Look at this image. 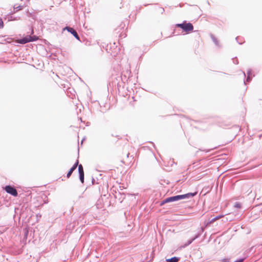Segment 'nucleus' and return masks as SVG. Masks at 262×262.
Instances as JSON below:
<instances>
[{
    "mask_svg": "<svg viewBox=\"0 0 262 262\" xmlns=\"http://www.w3.org/2000/svg\"><path fill=\"white\" fill-rule=\"evenodd\" d=\"M196 194H197V192H195L194 193H186L184 194L177 195H175V196L168 197V198H166L165 199L163 200V201H162L160 203V205L162 206L166 203L178 201L180 200L188 199L189 198H192L194 196H195Z\"/></svg>",
    "mask_w": 262,
    "mask_h": 262,
    "instance_id": "obj_1",
    "label": "nucleus"
},
{
    "mask_svg": "<svg viewBox=\"0 0 262 262\" xmlns=\"http://www.w3.org/2000/svg\"><path fill=\"white\" fill-rule=\"evenodd\" d=\"M176 26L181 28L184 32L187 33L192 31L193 29V25L190 23H186V21L182 24H178L176 25Z\"/></svg>",
    "mask_w": 262,
    "mask_h": 262,
    "instance_id": "obj_2",
    "label": "nucleus"
},
{
    "mask_svg": "<svg viewBox=\"0 0 262 262\" xmlns=\"http://www.w3.org/2000/svg\"><path fill=\"white\" fill-rule=\"evenodd\" d=\"M37 39H38V37H36V36H27L25 37L20 39L18 40V42L21 44H25V43L29 42L36 41V40H37Z\"/></svg>",
    "mask_w": 262,
    "mask_h": 262,
    "instance_id": "obj_3",
    "label": "nucleus"
},
{
    "mask_svg": "<svg viewBox=\"0 0 262 262\" xmlns=\"http://www.w3.org/2000/svg\"><path fill=\"white\" fill-rule=\"evenodd\" d=\"M5 191L14 196H17L18 195L17 191L15 187L10 185H7L5 187Z\"/></svg>",
    "mask_w": 262,
    "mask_h": 262,
    "instance_id": "obj_4",
    "label": "nucleus"
},
{
    "mask_svg": "<svg viewBox=\"0 0 262 262\" xmlns=\"http://www.w3.org/2000/svg\"><path fill=\"white\" fill-rule=\"evenodd\" d=\"M64 30H67L69 32L71 33L77 39L79 40V36L77 32L72 28L66 27L63 29Z\"/></svg>",
    "mask_w": 262,
    "mask_h": 262,
    "instance_id": "obj_5",
    "label": "nucleus"
},
{
    "mask_svg": "<svg viewBox=\"0 0 262 262\" xmlns=\"http://www.w3.org/2000/svg\"><path fill=\"white\" fill-rule=\"evenodd\" d=\"M203 231H204L203 228H201L200 229V231L198 233V234L193 238L188 241L187 243L185 244V246H188L190 244H191L193 241H194L195 239L198 238L201 235V234L203 233Z\"/></svg>",
    "mask_w": 262,
    "mask_h": 262,
    "instance_id": "obj_6",
    "label": "nucleus"
},
{
    "mask_svg": "<svg viewBox=\"0 0 262 262\" xmlns=\"http://www.w3.org/2000/svg\"><path fill=\"white\" fill-rule=\"evenodd\" d=\"M78 160H77L75 164L73 165V166L70 168L67 175L68 178H69L72 174V172L76 169L77 166L78 165Z\"/></svg>",
    "mask_w": 262,
    "mask_h": 262,
    "instance_id": "obj_7",
    "label": "nucleus"
},
{
    "mask_svg": "<svg viewBox=\"0 0 262 262\" xmlns=\"http://www.w3.org/2000/svg\"><path fill=\"white\" fill-rule=\"evenodd\" d=\"M247 74H248V76L247 77V79H246V81H244V83L245 84H246V82H250V81L251 80V77H250V75L252 74V71L251 70H249L247 72Z\"/></svg>",
    "mask_w": 262,
    "mask_h": 262,
    "instance_id": "obj_8",
    "label": "nucleus"
},
{
    "mask_svg": "<svg viewBox=\"0 0 262 262\" xmlns=\"http://www.w3.org/2000/svg\"><path fill=\"white\" fill-rule=\"evenodd\" d=\"M179 260V258L177 257H173L172 258L167 259V262H178Z\"/></svg>",
    "mask_w": 262,
    "mask_h": 262,
    "instance_id": "obj_9",
    "label": "nucleus"
},
{
    "mask_svg": "<svg viewBox=\"0 0 262 262\" xmlns=\"http://www.w3.org/2000/svg\"><path fill=\"white\" fill-rule=\"evenodd\" d=\"M210 36H211V38L212 41L214 42V43L215 44V45L217 46H219V41L217 40V39L215 38V37L212 34H211L210 35Z\"/></svg>",
    "mask_w": 262,
    "mask_h": 262,
    "instance_id": "obj_10",
    "label": "nucleus"
},
{
    "mask_svg": "<svg viewBox=\"0 0 262 262\" xmlns=\"http://www.w3.org/2000/svg\"><path fill=\"white\" fill-rule=\"evenodd\" d=\"M223 216V215H218L214 218H213L212 219H211L209 223H208V224H207V226L209 224H211V223H213L214 222H215L216 220L221 218Z\"/></svg>",
    "mask_w": 262,
    "mask_h": 262,
    "instance_id": "obj_11",
    "label": "nucleus"
},
{
    "mask_svg": "<svg viewBox=\"0 0 262 262\" xmlns=\"http://www.w3.org/2000/svg\"><path fill=\"white\" fill-rule=\"evenodd\" d=\"M77 166H78V172L79 174L80 173H84V171L83 169V167L81 164L78 165Z\"/></svg>",
    "mask_w": 262,
    "mask_h": 262,
    "instance_id": "obj_12",
    "label": "nucleus"
},
{
    "mask_svg": "<svg viewBox=\"0 0 262 262\" xmlns=\"http://www.w3.org/2000/svg\"><path fill=\"white\" fill-rule=\"evenodd\" d=\"M236 40L239 45H242L244 42L243 38L238 36L236 37Z\"/></svg>",
    "mask_w": 262,
    "mask_h": 262,
    "instance_id": "obj_13",
    "label": "nucleus"
},
{
    "mask_svg": "<svg viewBox=\"0 0 262 262\" xmlns=\"http://www.w3.org/2000/svg\"><path fill=\"white\" fill-rule=\"evenodd\" d=\"M84 173H80L79 174V179L82 183L84 182Z\"/></svg>",
    "mask_w": 262,
    "mask_h": 262,
    "instance_id": "obj_14",
    "label": "nucleus"
},
{
    "mask_svg": "<svg viewBox=\"0 0 262 262\" xmlns=\"http://www.w3.org/2000/svg\"><path fill=\"white\" fill-rule=\"evenodd\" d=\"M234 206L235 208H240L241 207V204L239 202H235Z\"/></svg>",
    "mask_w": 262,
    "mask_h": 262,
    "instance_id": "obj_15",
    "label": "nucleus"
},
{
    "mask_svg": "<svg viewBox=\"0 0 262 262\" xmlns=\"http://www.w3.org/2000/svg\"><path fill=\"white\" fill-rule=\"evenodd\" d=\"M14 9H16L17 11L21 10L23 9V6H18L17 7L14 6Z\"/></svg>",
    "mask_w": 262,
    "mask_h": 262,
    "instance_id": "obj_16",
    "label": "nucleus"
},
{
    "mask_svg": "<svg viewBox=\"0 0 262 262\" xmlns=\"http://www.w3.org/2000/svg\"><path fill=\"white\" fill-rule=\"evenodd\" d=\"M4 27L3 21L2 19H0V29L3 28Z\"/></svg>",
    "mask_w": 262,
    "mask_h": 262,
    "instance_id": "obj_17",
    "label": "nucleus"
},
{
    "mask_svg": "<svg viewBox=\"0 0 262 262\" xmlns=\"http://www.w3.org/2000/svg\"><path fill=\"white\" fill-rule=\"evenodd\" d=\"M15 20V19L13 18V17L12 16H11L10 17L8 18V20L9 21H10V20Z\"/></svg>",
    "mask_w": 262,
    "mask_h": 262,
    "instance_id": "obj_18",
    "label": "nucleus"
},
{
    "mask_svg": "<svg viewBox=\"0 0 262 262\" xmlns=\"http://www.w3.org/2000/svg\"><path fill=\"white\" fill-rule=\"evenodd\" d=\"M221 262H229V259L225 258Z\"/></svg>",
    "mask_w": 262,
    "mask_h": 262,
    "instance_id": "obj_19",
    "label": "nucleus"
},
{
    "mask_svg": "<svg viewBox=\"0 0 262 262\" xmlns=\"http://www.w3.org/2000/svg\"><path fill=\"white\" fill-rule=\"evenodd\" d=\"M233 62L236 64H238V61H237V59H236V60H233Z\"/></svg>",
    "mask_w": 262,
    "mask_h": 262,
    "instance_id": "obj_20",
    "label": "nucleus"
},
{
    "mask_svg": "<svg viewBox=\"0 0 262 262\" xmlns=\"http://www.w3.org/2000/svg\"><path fill=\"white\" fill-rule=\"evenodd\" d=\"M36 216H37V218H38V217L40 218V217H41V214H37L36 215Z\"/></svg>",
    "mask_w": 262,
    "mask_h": 262,
    "instance_id": "obj_21",
    "label": "nucleus"
},
{
    "mask_svg": "<svg viewBox=\"0 0 262 262\" xmlns=\"http://www.w3.org/2000/svg\"><path fill=\"white\" fill-rule=\"evenodd\" d=\"M162 13H163V11H164V9L163 8V9H162Z\"/></svg>",
    "mask_w": 262,
    "mask_h": 262,
    "instance_id": "obj_22",
    "label": "nucleus"
},
{
    "mask_svg": "<svg viewBox=\"0 0 262 262\" xmlns=\"http://www.w3.org/2000/svg\"><path fill=\"white\" fill-rule=\"evenodd\" d=\"M84 142V140H82L81 141V144H82V142Z\"/></svg>",
    "mask_w": 262,
    "mask_h": 262,
    "instance_id": "obj_23",
    "label": "nucleus"
},
{
    "mask_svg": "<svg viewBox=\"0 0 262 262\" xmlns=\"http://www.w3.org/2000/svg\"><path fill=\"white\" fill-rule=\"evenodd\" d=\"M84 142V140H82L81 141V144H82V142Z\"/></svg>",
    "mask_w": 262,
    "mask_h": 262,
    "instance_id": "obj_24",
    "label": "nucleus"
}]
</instances>
